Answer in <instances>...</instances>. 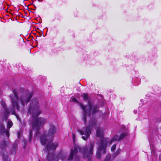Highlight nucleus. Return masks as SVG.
<instances>
[{"mask_svg":"<svg viewBox=\"0 0 161 161\" xmlns=\"http://www.w3.org/2000/svg\"><path fill=\"white\" fill-rule=\"evenodd\" d=\"M136 111H135L134 112V113H135V114H136Z\"/></svg>","mask_w":161,"mask_h":161,"instance_id":"c85d7f7f","label":"nucleus"},{"mask_svg":"<svg viewBox=\"0 0 161 161\" xmlns=\"http://www.w3.org/2000/svg\"><path fill=\"white\" fill-rule=\"evenodd\" d=\"M13 123L11 121L8 120L7 124V127L8 129L10 128L13 125Z\"/></svg>","mask_w":161,"mask_h":161,"instance_id":"4468645a","label":"nucleus"},{"mask_svg":"<svg viewBox=\"0 0 161 161\" xmlns=\"http://www.w3.org/2000/svg\"><path fill=\"white\" fill-rule=\"evenodd\" d=\"M72 100L74 102H76V103H78V100L75 97H73L72 99Z\"/></svg>","mask_w":161,"mask_h":161,"instance_id":"5701e85b","label":"nucleus"},{"mask_svg":"<svg viewBox=\"0 0 161 161\" xmlns=\"http://www.w3.org/2000/svg\"><path fill=\"white\" fill-rule=\"evenodd\" d=\"M1 104L4 110V116L5 117V120H7L8 119L7 116L9 114V111L8 109L7 108L5 102L3 101H1Z\"/></svg>","mask_w":161,"mask_h":161,"instance_id":"9d476101","label":"nucleus"},{"mask_svg":"<svg viewBox=\"0 0 161 161\" xmlns=\"http://www.w3.org/2000/svg\"><path fill=\"white\" fill-rule=\"evenodd\" d=\"M103 130L101 128H98L96 130V136L97 137H102L103 136Z\"/></svg>","mask_w":161,"mask_h":161,"instance_id":"f8f14e48","label":"nucleus"},{"mask_svg":"<svg viewBox=\"0 0 161 161\" xmlns=\"http://www.w3.org/2000/svg\"><path fill=\"white\" fill-rule=\"evenodd\" d=\"M108 141V139L107 138H102L101 139L96 153V156L97 158L100 159L101 158V153H105L107 144Z\"/></svg>","mask_w":161,"mask_h":161,"instance_id":"423d86ee","label":"nucleus"},{"mask_svg":"<svg viewBox=\"0 0 161 161\" xmlns=\"http://www.w3.org/2000/svg\"><path fill=\"white\" fill-rule=\"evenodd\" d=\"M56 130L55 126L51 125L47 135L46 136L44 134L40 138L41 142L42 145H45L47 142L46 146L47 150L48 152V154L46 157L47 161H58V158L63 161L67 156L65 154L63 153L62 152H60L57 156H56L53 153V151L56 150L58 145L57 142H52L54 134Z\"/></svg>","mask_w":161,"mask_h":161,"instance_id":"f257e3e1","label":"nucleus"},{"mask_svg":"<svg viewBox=\"0 0 161 161\" xmlns=\"http://www.w3.org/2000/svg\"><path fill=\"white\" fill-rule=\"evenodd\" d=\"M1 147L2 149H3L6 147V144L5 142H4L1 143L0 144Z\"/></svg>","mask_w":161,"mask_h":161,"instance_id":"2eb2a0df","label":"nucleus"},{"mask_svg":"<svg viewBox=\"0 0 161 161\" xmlns=\"http://www.w3.org/2000/svg\"><path fill=\"white\" fill-rule=\"evenodd\" d=\"M0 130L2 133H5L8 137L9 136V131L8 130H5L3 122H0Z\"/></svg>","mask_w":161,"mask_h":161,"instance_id":"9b49d317","label":"nucleus"},{"mask_svg":"<svg viewBox=\"0 0 161 161\" xmlns=\"http://www.w3.org/2000/svg\"><path fill=\"white\" fill-rule=\"evenodd\" d=\"M2 94V92L0 90V95Z\"/></svg>","mask_w":161,"mask_h":161,"instance_id":"a878e982","label":"nucleus"},{"mask_svg":"<svg viewBox=\"0 0 161 161\" xmlns=\"http://www.w3.org/2000/svg\"><path fill=\"white\" fill-rule=\"evenodd\" d=\"M13 94L9 95L11 98L12 106L13 107V113L14 114L15 113V108L19 110V103L24 107L25 105L29 103L31 99L33 94L32 92H26L21 94L19 97H18L17 92L15 90H13Z\"/></svg>","mask_w":161,"mask_h":161,"instance_id":"7ed1b4c3","label":"nucleus"},{"mask_svg":"<svg viewBox=\"0 0 161 161\" xmlns=\"http://www.w3.org/2000/svg\"><path fill=\"white\" fill-rule=\"evenodd\" d=\"M32 130H30V133H29V142H30L31 140L32 136Z\"/></svg>","mask_w":161,"mask_h":161,"instance_id":"a211bd4d","label":"nucleus"},{"mask_svg":"<svg viewBox=\"0 0 161 161\" xmlns=\"http://www.w3.org/2000/svg\"><path fill=\"white\" fill-rule=\"evenodd\" d=\"M127 135V133L124 132L122 133L120 136H119L117 135L114 136L110 142V144H111L112 142L114 141H119L123 139Z\"/></svg>","mask_w":161,"mask_h":161,"instance_id":"1a4fd4ad","label":"nucleus"},{"mask_svg":"<svg viewBox=\"0 0 161 161\" xmlns=\"http://www.w3.org/2000/svg\"><path fill=\"white\" fill-rule=\"evenodd\" d=\"M75 161H80V157L78 155H76L75 158Z\"/></svg>","mask_w":161,"mask_h":161,"instance_id":"4be33fe9","label":"nucleus"},{"mask_svg":"<svg viewBox=\"0 0 161 161\" xmlns=\"http://www.w3.org/2000/svg\"><path fill=\"white\" fill-rule=\"evenodd\" d=\"M28 113L32 115L31 124L32 130H35L37 135L40 134V129L42 127L46 122L45 119L42 117L37 118L41 113L39 108V103L37 99H33L30 104Z\"/></svg>","mask_w":161,"mask_h":161,"instance_id":"f03ea898","label":"nucleus"},{"mask_svg":"<svg viewBox=\"0 0 161 161\" xmlns=\"http://www.w3.org/2000/svg\"><path fill=\"white\" fill-rule=\"evenodd\" d=\"M79 106L83 109V120L85 123H86V114H87L90 116L91 114H94L97 112L99 110V107L97 105L93 104V103L89 100L88 101V108L86 109V107L81 103H79Z\"/></svg>","mask_w":161,"mask_h":161,"instance_id":"20e7f679","label":"nucleus"},{"mask_svg":"<svg viewBox=\"0 0 161 161\" xmlns=\"http://www.w3.org/2000/svg\"><path fill=\"white\" fill-rule=\"evenodd\" d=\"M19 136H20V135L19 134V133L18 134V137H19Z\"/></svg>","mask_w":161,"mask_h":161,"instance_id":"bb28decb","label":"nucleus"},{"mask_svg":"<svg viewBox=\"0 0 161 161\" xmlns=\"http://www.w3.org/2000/svg\"><path fill=\"white\" fill-rule=\"evenodd\" d=\"M39 161H40V160H39Z\"/></svg>","mask_w":161,"mask_h":161,"instance_id":"c756f323","label":"nucleus"},{"mask_svg":"<svg viewBox=\"0 0 161 161\" xmlns=\"http://www.w3.org/2000/svg\"><path fill=\"white\" fill-rule=\"evenodd\" d=\"M116 144L114 145L112 147H111V151L112 152H114L115 151V150L116 148Z\"/></svg>","mask_w":161,"mask_h":161,"instance_id":"412c9836","label":"nucleus"},{"mask_svg":"<svg viewBox=\"0 0 161 161\" xmlns=\"http://www.w3.org/2000/svg\"><path fill=\"white\" fill-rule=\"evenodd\" d=\"M111 157L109 155H107L105 161H110L111 159Z\"/></svg>","mask_w":161,"mask_h":161,"instance_id":"6ab92c4d","label":"nucleus"},{"mask_svg":"<svg viewBox=\"0 0 161 161\" xmlns=\"http://www.w3.org/2000/svg\"><path fill=\"white\" fill-rule=\"evenodd\" d=\"M159 158H160V159H161V155L160 156Z\"/></svg>","mask_w":161,"mask_h":161,"instance_id":"cd10ccee","label":"nucleus"},{"mask_svg":"<svg viewBox=\"0 0 161 161\" xmlns=\"http://www.w3.org/2000/svg\"><path fill=\"white\" fill-rule=\"evenodd\" d=\"M3 161H9L10 159L7 156H4L3 157Z\"/></svg>","mask_w":161,"mask_h":161,"instance_id":"f3484780","label":"nucleus"},{"mask_svg":"<svg viewBox=\"0 0 161 161\" xmlns=\"http://www.w3.org/2000/svg\"><path fill=\"white\" fill-rule=\"evenodd\" d=\"M78 150L80 152H82L81 149L79 146H74V148L71 149L70 154L68 159V160H71L73 159V156L77 153Z\"/></svg>","mask_w":161,"mask_h":161,"instance_id":"6e6552de","label":"nucleus"},{"mask_svg":"<svg viewBox=\"0 0 161 161\" xmlns=\"http://www.w3.org/2000/svg\"><path fill=\"white\" fill-rule=\"evenodd\" d=\"M73 141H74V139L75 138V135L74 134H73Z\"/></svg>","mask_w":161,"mask_h":161,"instance_id":"393cba45","label":"nucleus"},{"mask_svg":"<svg viewBox=\"0 0 161 161\" xmlns=\"http://www.w3.org/2000/svg\"><path fill=\"white\" fill-rule=\"evenodd\" d=\"M17 144L16 143H15L13 144V148L14 150H15L17 147Z\"/></svg>","mask_w":161,"mask_h":161,"instance_id":"aec40b11","label":"nucleus"},{"mask_svg":"<svg viewBox=\"0 0 161 161\" xmlns=\"http://www.w3.org/2000/svg\"><path fill=\"white\" fill-rule=\"evenodd\" d=\"M16 117H17V119H19V120L20 121V118H19V116H18V115H16Z\"/></svg>","mask_w":161,"mask_h":161,"instance_id":"b1692460","label":"nucleus"},{"mask_svg":"<svg viewBox=\"0 0 161 161\" xmlns=\"http://www.w3.org/2000/svg\"><path fill=\"white\" fill-rule=\"evenodd\" d=\"M97 126V120L95 118H93L90 119L88 126L83 128L81 130H79L78 132L80 135H84L82 136V138L84 140H86L90 137L92 127H96Z\"/></svg>","mask_w":161,"mask_h":161,"instance_id":"39448f33","label":"nucleus"},{"mask_svg":"<svg viewBox=\"0 0 161 161\" xmlns=\"http://www.w3.org/2000/svg\"><path fill=\"white\" fill-rule=\"evenodd\" d=\"M120 151V149H118L117 150V151H116V153H115L113 154V156L114 157V158L118 154H119V153Z\"/></svg>","mask_w":161,"mask_h":161,"instance_id":"dca6fc26","label":"nucleus"},{"mask_svg":"<svg viewBox=\"0 0 161 161\" xmlns=\"http://www.w3.org/2000/svg\"><path fill=\"white\" fill-rule=\"evenodd\" d=\"M94 143L93 142H90L89 147H85L82 149L83 152V156L84 158H90L92 155Z\"/></svg>","mask_w":161,"mask_h":161,"instance_id":"0eeeda50","label":"nucleus"},{"mask_svg":"<svg viewBox=\"0 0 161 161\" xmlns=\"http://www.w3.org/2000/svg\"><path fill=\"white\" fill-rule=\"evenodd\" d=\"M81 95L83 97L84 100L86 101H87L89 97L87 93H83Z\"/></svg>","mask_w":161,"mask_h":161,"instance_id":"ddd939ff","label":"nucleus"}]
</instances>
